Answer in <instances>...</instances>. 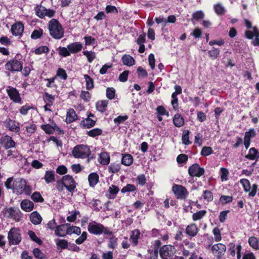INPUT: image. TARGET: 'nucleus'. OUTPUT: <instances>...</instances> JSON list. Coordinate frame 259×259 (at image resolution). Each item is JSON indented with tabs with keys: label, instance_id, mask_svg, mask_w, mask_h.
<instances>
[{
	"label": "nucleus",
	"instance_id": "59",
	"mask_svg": "<svg viewBox=\"0 0 259 259\" xmlns=\"http://www.w3.org/2000/svg\"><path fill=\"white\" fill-rule=\"evenodd\" d=\"M189 131H187L186 133L183 134L182 137V142L186 145L191 144V142L189 140Z\"/></svg>",
	"mask_w": 259,
	"mask_h": 259
},
{
	"label": "nucleus",
	"instance_id": "44",
	"mask_svg": "<svg viewBox=\"0 0 259 259\" xmlns=\"http://www.w3.org/2000/svg\"><path fill=\"white\" fill-rule=\"evenodd\" d=\"M203 198L207 202H211L213 199V196L212 193L208 190L203 191L202 194Z\"/></svg>",
	"mask_w": 259,
	"mask_h": 259
},
{
	"label": "nucleus",
	"instance_id": "63",
	"mask_svg": "<svg viewBox=\"0 0 259 259\" xmlns=\"http://www.w3.org/2000/svg\"><path fill=\"white\" fill-rule=\"evenodd\" d=\"M236 245L234 243H230L229 244L228 252L232 257H234L236 254Z\"/></svg>",
	"mask_w": 259,
	"mask_h": 259
},
{
	"label": "nucleus",
	"instance_id": "55",
	"mask_svg": "<svg viewBox=\"0 0 259 259\" xmlns=\"http://www.w3.org/2000/svg\"><path fill=\"white\" fill-rule=\"evenodd\" d=\"M115 95V90L114 88H107L106 89V97L109 100H112L114 98Z\"/></svg>",
	"mask_w": 259,
	"mask_h": 259
},
{
	"label": "nucleus",
	"instance_id": "60",
	"mask_svg": "<svg viewBox=\"0 0 259 259\" xmlns=\"http://www.w3.org/2000/svg\"><path fill=\"white\" fill-rule=\"evenodd\" d=\"M58 50L59 54L62 57H66L70 55V52L67 48L60 47L58 48Z\"/></svg>",
	"mask_w": 259,
	"mask_h": 259
},
{
	"label": "nucleus",
	"instance_id": "32",
	"mask_svg": "<svg viewBox=\"0 0 259 259\" xmlns=\"http://www.w3.org/2000/svg\"><path fill=\"white\" fill-rule=\"evenodd\" d=\"M206 210H201L194 213L192 215V219L193 221H198L202 219L206 214Z\"/></svg>",
	"mask_w": 259,
	"mask_h": 259
},
{
	"label": "nucleus",
	"instance_id": "4",
	"mask_svg": "<svg viewBox=\"0 0 259 259\" xmlns=\"http://www.w3.org/2000/svg\"><path fill=\"white\" fill-rule=\"evenodd\" d=\"M72 154L75 158L84 159L90 156L91 151L88 145L79 144L73 148Z\"/></svg>",
	"mask_w": 259,
	"mask_h": 259
},
{
	"label": "nucleus",
	"instance_id": "22",
	"mask_svg": "<svg viewBox=\"0 0 259 259\" xmlns=\"http://www.w3.org/2000/svg\"><path fill=\"white\" fill-rule=\"evenodd\" d=\"M88 181L90 187H94L99 181V176L96 172H91L88 176Z\"/></svg>",
	"mask_w": 259,
	"mask_h": 259
},
{
	"label": "nucleus",
	"instance_id": "57",
	"mask_svg": "<svg viewBox=\"0 0 259 259\" xmlns=\"http://www.w3.org/2000/svg\"><path fill=\"white\" fill-rule=\"evenodd\" d=\"M42 220V217L37 211H33V225L40 224Z\"/></svg>",
	"mask_w": 259,
	"mask_h": 259
},
{
	"label": "nucleus",
	"instance_id": "1",
	"mask_svg": "<svg viewBox=\"0 0 259 259\" xmlns=\"http://www.w3.org/2000/svg\"><path fill=\"white\" fill-rule=\"evenodd\" d=\"M50 35L54 39H60L64 36V30L57 19H52L48 23Z\"/></svg>",
	"mask_w": 259,
	"mask_h": 259
},
{
	"label": "nucleus",
	"instance_id": "16",
	"mask_svg": "<svg viewBox=\"0 0 259 259\" xmlns=\"http://www.w3.org/2000/svg\"><path fill=\"white\" fill-rule=\"evenodd\" d=\"M0 143L6 149L14 147L15 146V142L11 137L8 136L2 137L0 139Z\"/></svg>",
	"mask_w": 259,
	"mask_h": 259
},
{
	"label": "nucleus",
	"instance_id": "19",
	"mask_svg": "<svg viewBox=\"0 0 259 259\" xmlns=\"http://www.w3.org/2000/svg\"><path fill=\"white\" fill-rule=\"evenodd\" d=\"M245 157L250 160H257L259 158V151L256 148L252 147L249 149L248 153Z\"/></svg>",
	"mask_w": 259,
	"mask_h": 259
},
{
	"label": "nucleus",
	"instance_id": "53",
	"mask_svg": "<svg viewBox=\"0 0 259 259\" xmlns=\"http://www.w3.org/2000/svg\"><path fill=\"white\" fill-rule=\"evenodd\" d=\"M118 239L115 236L112 235L109 238V241L108 244V247L109 248L114 249L117 245Z\"/></svg>",
	"mask_w": 259,
	"mask_h": 259
},
{
	"label": "nucleus",
	"instance_id": "27",
	"mask_svg": "<svg viewBox=\"0 0 259 259\" xmlns=\"http://www.w3.org/2000/svg\"><path fill=\"white\" fill-rule=\"evenodd\" d=\"M77 119V114L73 109L70 108L67 112L66 122L67 123L73 122Z\"/></svg>",
	"mask_w": 259,
	"mask_h": 259
},
{
	"label": "nucleus",
	"instance_id": "58",
	"mask_svg": "<svg viewBox=\"0 0 259 259\" xmlns=\"http://www.w3.org/2000/svg\"><path fill=\"white\" fill-rule=\"evenodd\" d=\"M204 14L201 11H196L192 14V20L199 21L204 18Z\"/></svg>",
	"mask_w": 259,
	"mask_h": 259
},
{
	"label": "nucleus",
	"instance_id": "11",
	"mask_svg": "<svg viewBox=\"0 0 259 259\" xmlns=\"http://www.w3.org/2000/svg\"><path fill=\"white\" fill-rule=\"evenodd\" d=\"M205 170L201 167L198 163H194L188 169L189 175L192 177H200L204 175Z\"/></svg>",
	"mask_w": 259,
	"mask_h": 259
},
{
	"label": "nucleus",
	"instance_id": "5",
	"mask_svg": "<svg viewBox=\"0 0 259 259\" xmlns=\"http://www.w3.org/2000/svg\"><path fill=\"white\" fill-rule=\"evenodd\" d=\"M206 247L207 249L211 247V252L217 259H222L227 249L226 245L221 243H218L213 245L210 243L207 245Z\"/></svg>",
	"mask_w": 259,
	"mask_h": 259
},
{
	"label": "nucleus",
	"instance_id": "12",
	"mask_svg": "<svg viewBox=\"0 0 259 259\" xmlns=\"http://www.w3.org/2000/svg\"><path fill=\"white\" fill-rule=\"evenodd\" d=\"M6 69L11 71H19L22 69L21 63L15 59L9 61L5 65Z\"/></svg>",
	"mask_w": 259,
	"mask_h": 259
},
{
	"label": "nucleus",
	"instance_id": "35",
	"mask_svg": "<svg viewBox=\"0 0 259 259\" xmlns=\"http://www.w3.org/2000/svg\"><path fill=\"white\" fill-rule=\"evenodd\" d=\"M66 233L69 235L74 233L79 235L81 234V229L78 227L74 226H70V225L68 226V228L66 229Z\"/></svg>",
	"mask_w": 259,
	"mask_h": 259
},
{
	"label": "nucleus",
	"instance_id": "20",
	"mask_svg": "<svg viewBox=\"0 0 259 259\" xmlns=\"http://www.w3.org/2000/svg\"><path fill=\"white\" fill-rule=\"evenodd\" d=\"M96 120L91 118L87 117L81 121L80 126L83 128H90L96 124Z\"/></svg>",
	"mask_w": 259,
	"mask_h": 259
},
{
	"label": "nucleus",
	"instance_id": "10",
	"mask_svg": "<svg viewBox=\"0 0 259 259\" xmlns=\"http://www.w3.org/2000/svg\"><path fill=\"white\" fill-rule=\"evenodd\" d=\"M5 215L8 218L13 219L16 222H19L21 220L22 214L18 208L9 207L4 210Z\"/></svg>",
	"mask_w": 259,
	"mask_h": 259
},
{
	"label": "nucleus",
	"instance_id": "28",
	"mask_svg": "<svg viewBox=\"0 0 259 259\" xmlns=\"http://www.w3.org/2000/svg\"><path fill=\"white\" fill-rule=\"evenodd\" d=\"M55 173L53 170L46 171L44 179L47 184L53 183L55 181Z\"/></svg>",
	"mask_w": 259,
	"mask_h": 259
},
{
	"label": "nucleus",
	"instance_id": "38",
	"mask_svg": "<svg viewBox=\"0 0 259 259\" xmlns=\"http://www.w3.org/2000/svg\"><path fill=\"white\" fill-rule=\"evenodd\" d=\"M84 78L86 82V88L88 90H91L94 87V80L89 75L84 74Z\"/></svg>",
	"mask_w": 259,
	"mask_h": 259
},
{
	"label": "nucleus",
	"instance_id": "51",
	"mask_svg": "<svg viewBox=\"0 0 259 259\" xmlns=\"http://www.w3.org/2000/svg\"><path fill=\"white\" fill-rule=\"evenodd\" d=\"M213 9L215 13L218 15H223L225 13V8L220 4L214 5L213 6Z\"/></svg>",
	"mask_w": 259,
	"mask_h": 259
},
{
	"label": "nucleus",
	"instance_id": "41",
	"mask_svg": "<svg viewBox=\"0 0 259 259\" xmlns=\"http://www.w3.org/2000/svg\"><path fill=\"white\" fill-rule=\"evenodd\" d=\"M103 131L99 128H95L87 132V135L91 137L95 138L102 135Z\"/></svg>",
	"mask_w": 259,
	"mask_h": 259
},
{
	"label": "nucleus",
	"instance_id": "29",
	"mask_svg": "<svg viewBox=\"0 0 259 259\" xmlns=\"http://www.w3.org/2000/svg\"><path fill=\"white\" fill-rule=\"evenodd\" d=\"M108 104L107 100L99 101L96 103V107L98 111L103 113L107 110Z\"/></svg>",
	"mask_w": 259,
	"mask_h": 259
},
{
	"label": "nucleus",
	"instance_id": "17",
	"mask_svg": "<svg viewBox=\"0 0 259 259\" xmlns=\"http://www.w3.org/2000/svg\"><path fill=\"white\" fill-rule=\"evenodd\" d=\"M11 32L15 36H21L24 31V25L21 22H17L11 27Z\"/></svg>",
	"mask_w": 259,
	"mask_h": 259
},
{
	"label": "nucleus",
	"instance_id": "15",
	"mask_svg": "<svg viewBox=\"0 0 259 259\" xmlns=\"http://www.w3.org/2000/svg\"><path fill=\"white\" fill-rule=\"evenodd\" d=\"M199 229L195 223L188 225L185 229V233L191 238L195 237L198 233Z\"/></svg>",
	"mask_w": 259,
	"mask_h": 259
},
{
	"label": "nucleus",
	"instance_id": "61",
	"mask_svg": "<svg viewBox=\"0 0 259 259\" xmlns=\"http://www.w3.org/2000/svg\"><path fill=\"white\" fill-rule=\"evenodd\" d=\"M138 184L140 186H143L146 183V178L144 174H141L137 176L136 178Z\"/></svg>",
	"mask_w": 259,
	"mask_h": 259
},
{
	"label": "nucleus",
	"instance_id": "18",
	"mask_svg": "<svg viewBox=\"0 0 259 259\" xmlns=\"http://www.w3.org/2000/svg\"><path fill=\"white\" fill-rule=\"evenodd\" d=\"M82 45L79 42L71 43L67 45V49L72 54H75L79 52L82 49Z\"/></svg>",
	"mask_w": 259,
	"mask_h": 259
},
{
	"label": "nucleus",
	"instance_id": "2",
	"mask_svg": "<svg viewBox=\"0 0 259 259\" xmlns=\"http://www.w3.org/2000/svg\"><path fill=\"white\" fill-rule=\"evenodd\" d=\"M88 231L91 234L96 235H100L102 234L112 235L113 234V232L107 227H104L102 224L96 221H92L89 224Z\"/></svg>",
	"mask_w": 259,
	"mask_h": 259
},
{
	"label": "nucleus",
	"instance_id": "33",
	"mask_svg": "<svg viewBox=\"0 0 259 259\" xmlns=\"http://www.w3.org/2000/svg\"><path fill=\"white\" fill-rule=\"evenodd\" d=\"M133 162V156L129 154H124L123 155L121 159V164L125 166L131 165Z\"/></svg>",
	"mask_w": 259,
	"mask_h": 259
},
{
	"label": "nucleus",
	"instance_id": "23",
	"mask_svg": "<svg viewBox=\"0 0 259 259\" xmlns=\"http://www.w3.org/2000/svg\"><path fill=\"white\" fill-rule=\"evenodd\" d=\"M7 127L13 132H18L19 131V123H16L15 121L8 119L5 121Z\"/></svg>",
	"mask_w": 259,
	"mask_h": 259
},
{
	"label": "nucleus",
	"instance_id": "62",
	"mask_svg": "<svg viewBox=\"0 0 259 259\" xmlns=\"http://www.w3.org/2000/svg\"><path fill=\"white\" fill-rule=\"evenodd\" d=\"M188 156L185 154H180L177 157V161L179 164L185 163L188 161Z\"/></svg>",
	"mask_w": 259,
	"mask_h": 259
},
{
	"label": "nucleus",
	"instance_id": "42",
	"mask_svg": "<svg viewBox=\"0 0 259 259\" xmlns=\"http://www.w3.org/2000/svg\"><path fill=\"white\" fill-rule=\"evenodd\" d=\"M121 168L119 163H112L108 167V171L112 174L118 172Z\"/></svg>",
	"mask_w": 259,
	"mask_h": 259
},
{
	"label": "nucleus",
	"instance_id": "64",
	"mask_svg": "<svg viewBox=\"0 0 259 259\" xmlns=\"http://www.w3.org/2000/svg\"><path fill=\"white\" fill-rule=\"evenodd\" d=\"M33 255L38 259H43L45 257V254L38 248L33 249Z\"/></svg>",
	"mask_w": 259,
	"mask_h": 259
},
{
	"label": "nucleus",
	"instance_id": "40",
	"mask_svg": "<svg viewBox=\"0 0 259 259\" xmlns=\"http://www.w3.org/2000/svg\"><path fill=\"white\" fill-rule=\"evenodd\" d=\"M208 54L209 58L212 60H214L219 57L220 55V50L219 49L213 47L211 50L208 52Z\"/></svg>",
	"mask_w": 259,
	"mask_h": 259
},
{
	"label": "nucleus",
	"instance_id": "49",
	"mask_svg": "<svg viewBox=\"0 0 259 259\" xmlns=\"http://www.w3.org/2000/svg\"><path fill=\"white\" fill-rule=\"evenodd\" d=\"M136 190V187L134 185L128 184L121 189V192L125 193L126 192H134Z\"/></svg>",
	"mask_w": 259,
	"mask_h": 259
},
{
	"label": "nucleus",
	"instance_id": "7",
	"mask_svg": "<svg viewBox=\"0 0 259 259\" xmlns=\"http://www.w3.org/2000/svg\"><path fill=\"white\" fill-rule=\"evenodd\" d=\"M176 253L175 247L171 245H165L159 249V254L162 259H172Z\"/></svg>",
	"mask_w": 259,
	"mask_h": 259
},
{
	"label": "nucleus",
	"instance_id": "47",
	"mask_svg": "<svg viewBox=\"0 0 259 259\" xmlns=\"http://www.w3.org/2000/svg\"><path fill=\"white\" fill-rule=\"evenodd\" d=\"M49 52V48L46 46H40L37 48H36L33 52L36 55H41L42 53L47 54Z\"/></svg>",
	"mask_w": 259,
	"mask_h": 259
},
{
	"label": "nucleus",
	"instance_id": "37",
	"mask_svg": "<svg viewBox=\"0 0 259 259\" xmlns=\"http://www.w3.org/2000/svg\"><path fill=\"white\" fill-rule=\"evenodd\" d=\"M54 77H56V79L59 77L61 79L66 80L67 78V74L65 70L63 68H59L56 72V74Z\"/></svg>",
	"mask_w": 259,
	"mask_h": 259
},
{
	"label": "nucleus",
	"instance_id": "6",
	"mask_svg": "<svg viewBox=\"0 0 259 259\" xmlns=\"http://www.w3.org/2000/svg\"><path fill=\"white\" fill-rule=\"evenodd\" d=\"M8 239L10 245L19 244L22 240L19 229L14 227L11 228L8 233Z\"/></svg>",
	"mask_w": 259,
	"mask_h": 259
},
{
	"label": "nucleus",
	"instance_id": "25",
	"mask_svg": "<svg viewBox=\"0 0 259 259\" xmlns=\"http://www.w3.org/2000/svg\"><path fill=\"white\" fill-rule=\"evenodd\" d=\"M99 161L102 165H108L110 161V157L107 152H101L99 155Z\"/></svg>",
	"mask_w": 259,
	"mask_h": 259
},
{
	"label": "nucleus",
	"instance_id": "26",
	"mask_svg": "<svg viewBox=\"0 0 259 259\" xmlns=\"http://www.w3.org/2000/svg\"><path fill=\"white\" fill-rule=\"evenodd\" d=\"M69 226V224L66 223L56 226V229L55 230V235L59 237H64L65 235L67 234L65 232V228Z\"/></svg>",
	"mask_w": 259,
	"mask_h": 259
},
{
	"label": "nucleus",
	"instance_id": "54",
	"mask_svg": "<svg viewBox=\"0 0 259 259\" xmlns=\"http://www.w3.org/2000/svg\"><path fill=\"white\" fill-rule=\"evenodd\" d=\"M219 200L222 204L225 205L231 202L233 200V197L232 196L221 195Z\"/></svg>",
	"mask_w": 259,
	"mask_h": 259
},
{
	"label": "nucleus",
	"instance_id": "45",
	"mask_svg": "<svg viewBox=\"0 0 259 259\" xmlns=\"http://www.w3.org/2000/svg\"><path fill=\"white\" fill-rule=\"evenodd\" d=\"M83 55L85 56L87 58L88 61L91 63L96 58V54L92 51H84L82 52Z\"/></svg>",
	"mask_w": 259,
	"mask_h": 259
},
{
	"label": "nucleus",
	"instance_id": "52",
	"mask_svg": "<svg viewBox=\"0 0 259 259\" xmlns=\"http://www.w3.org/2000/svg\"><path fill=\"white\" fill-rule=\"evenodd\" d=\"M41 128L46 133L48 134H52L54 133V124L51 125L49 124L41 125Z\"/></svg>",
	"mask_w": 259,
	"mask_h": 259
},
{
	"label": "nucleus",
	"instance_id": "43",
	"mask_svg": "<svg viewBox=\"0 0 259 259\" xmlns=\"http://www.w3.org/2000/svg\"><path fill=\"white\" fill-rule=\"evenodd\" d=\"M56 243L58 248L61 249H67L68 247V243L65 239H56Z\"/></svg>",
	"mask_w": 259,
	"mask_h": 259
},
{
	"label": "nucleus",
	"instance_id": "9",
	"mask_svg": "<svg viewBox=\"0 0 259 259\" xmlns=\"http://www.w3.org/2000/svg\"><path fill=\"white\" fill-rule=\"evenodd\" d=\"M172 191L178 199L185 200L189 194L187 189L181 185L174 184Z\"/></svg>",
	"mask_w": 259,
	"mask_h": 259
},
{
	"label": "nucleus",
	"instance_id": "50",
	"mask_svg": "<svg viewBox=\"0 0 259 259\" xmlns=\"http://www.w3.org/2000/svg\"><path fill=\"white\" fill-rule=\"evenodd\" d=\"M213 153V150L211 147L204 146L202 148L200 154L203 156H207Z\"/></svg>",
	"mask_w": 259,
	"mask_h": 259
},
{
	"label": "nucleus",
	"instance_id": "34",
	"mask_svg": "<svg viewBox=\"0 0 259 259\" xmlns=\"http://www.w3.org/2000/svg\"><path fill=\"white\" fill-rule=\"evenodd\" d=\"M43 98L45 102L47 103V106L53 105L55 101L54 96L50 95L48 93L46 92L44 95Z\"/></svg>",
	"mask_w": 259,
	"mask_h": 259
},
{
	"label": "nucleus",
	"instance_id": "56",
	"mask_svg": "<svg viewBox=\"0 0 259 259\" xmlns=\"http://www.w3.org/2000/svg\"><path fill=\"white\" fill-rule=\"evenodd\" d=\"M212 233L214 235V240L216 242H219L222 240L221 231L218 227H215L212 230Z\"/></svg>",
	"mask_w": 259,
	"mask_h": 259
},
{
	"label": "nucleus",
	"instance_id": "36",
	"mask_svg": "<svg viewBox=\"0 0 259 259\" xmlns=\"http://www.w3.org/2000/svg\"><path fill=\"white\" fill-rule=\"evenodd\" d=\"M36 15L41 19L44 18V12L45 11V7L40 5H37L34 8Z\"/></svg>",
	"mask_w": 259,
	"mask_h": 259
},
{
	"label": "nucleus",
	"instance_id": "3",
	"mask_svg": "<svg viewBox=\"0 0 259 259\" xmlns=\"http://www.w3.org/2000/svg\"><path fill=\"white\" fill-rule=\"evenodd\" d=\"M13 186L14 193L20 194L24 192L27 195H30L31 193L30 186H27L26 181L22 179L17 178L14 180Z\"/></svg>",
	"mask_w": 259,
	"mask_h": 259
},
{
	"label": "nucleus",
	"instance_id": "24",
	"mask_svg": "<svg viewBox=\"0 0 259 259\" xmlns=\"http://www.w3.org/2000/svg\"><path fill=\"white\" fill-rule=\"evenodd\" d=\"M172 122L175 126L177 127L183 126L185 123L183 117L179 113H177L174 115Z\"/></svg>",
	"mask_w": 259,
	"mask_h": 259
},
{
	"label": "nucleus",
	"instance_id": "14",
	"mask_svg": "<svg viewBox=\"0 0 259 259\" xmlns=\"http://www.w3.org/2000/svg\"><path fill=\"white\" fill-rule=\"evenodd\" d=\"M256 133L254 128H250L248 131L245 133L243 144L246 149H247L250 145L251 139L255 137Z\"/></svg>",
	"mask_w": 259,
	"mask_h": 259
},
{
	"label": "nucleus",
	"instance_id": "30",
	"mask_svg": "<svg viewBox=\"0 0 259 259\" xmlns=\"http://www.w3.org/2000/svg\"><path fill=\"white\" fill-rule=\"evenodd\" d=\"M21 208L27 212H30L32 210V202L28 199H24L21 203Z\"/></svg>",
	"mask_w": 259,
	"mask_h": 259
},
{
	"label": "nucleus",
	"instance_id": "46",
	"mask_svg": "<svg viewBox=\"0 0 259 259\" xmlns=\"http://www.w3.org/2000/svg\"><path fill=\"white\" fill-rule=\"evenodd\" d=\"M240 183L242 185L245 192H248L250 190V183L248 180L246 179H242L240 181Z\"/></svg>",
	"mask_w": 259,
	"mask_h": 259
},
{
	"label": "nucleus",
	"instance_id": "31",
	"mask_svg": "<svg viewBox=\"0 0 259 259\" xmlns=\"http://www.w3.org/2000/svg\"><path fill=\"white\" fill-rule=\"evenodd\" d=\"M122 63L127 66H132L135 64V60L129 55H124L122 57Z\"/></svg>",
	"mask_w": 259,
	"mask_h": 259
},
{
	"label": "nucleus",
	"instance_id": "13",
	"mask_svg": "<svg viewBox=\"0 0 259 259\" xmlns=\"http://www.w3.org/2000/svg\"><path fill=\"white\" fill-rule=\"evenodd\" d=\"M7 92L10 99L16 103H20L21 99L19 92L16 88L8 87L7 88Z\"/></svg>",
	"mask_w": 259,
	"mask_h": 259
},
{
	"label": "nucleus",
	"instance_id": "21",
	"mask_svg": "<svg viewBox=\"0 0 259 259\" xmlns=\"http://www.w3.org/2000/svg\"><path fill=\"white\" fill-rule=\"evenodd\" d=\"M141 232L139 230L135 229L132 231V234L130 236V240L132 242L133 246H136L138 244V240L140 238Z\"/></svg>",
	"mask_w": 259,
	"mask_h": 259
},
{
	"label": "nucleus",
	"instance_id": "8",
	"mask_svg": "<svg viewBox=\"0 0 259 259\" xmlns=\"http://www.w3.org/2000/svg\"><path fill=\"white\" fill-rule=\"evenodd\" d=\"M62 181H63L65 188L68 192L73 193L76 190L77 183L74 180L72 176L66 175L62 177Z\"/></svg>",
	"mask_w": 259,
	"mask_h": 259
},
{
	"label": "nucleus",
	"instance_id": "39",
	"mask_svg": "<svg viewBox=\"0 0 259 259\" xmlns=\"http://www.w3.org/2000/svg\"><path fill=\"white\" fill-rule=\"evenodd\" d=\"M249 245L255 250L259 249V243L258 239L255 237H250L248 239Z\"/></svg>",
	"mask_w": 259,
	"mask_h": 259
},
{
	"label": "nucleus",
	"instance_id": "48",
	"mask_svg": "<svg viewBox=\"0 0 259 259\" xmlns=\"http://www.w3.org/2000/svg\"><path fill=\"white\" fill-rule=\"evenodd\" d=\"M56 79V77H53L50 78H45L44 80L47 81V83L46 84V87L48 88H52L55 89H57L58 86L55 83V80Z\"/></svg>",
	"mask_w": 259,
	"mask_h": 259
}]
</instances>
